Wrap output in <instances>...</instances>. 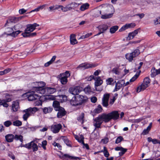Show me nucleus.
<instances>
[{"instance_id":"e2e57ef3","label":"nucleus","mask_w":160,"mask_h":160,"mask_svg":"<svg viewBox=\"0 0 160 160\" xmlns=\"http://www.w3.org/2000/svg\"><path fill=\"white\" fill-rule=\"evenodd\" d=\"M42 101L41 100H38L35 102L34 104L35 106H38L39 105H42Z\"/></svg>"},{"instance_id":"052dcab7","label":"nucleus","mask_w":160,"mask_h":160,"mask_svg":"<svg viewBox=\"0 0 160 160\" xmlns=\"http://www.w3.org/2000/svg\"><path fill=\"white\" fill-rule=\"evenodd\" d=\"M10 71L9 68L5 69L3 71H0V75H3V74L7 73Z\"/></svg>"},{"instance_id":"a211bd4d","label":"nucleus","mask_w":160,"mask_h":160,"mask_svg":"<svg viewBox=\"0 0 160 160\" xmlns=\"http://www.w3.org/2000/svg\"><path fill=\"white\" fill-rule=\"evenodd\" d=\"M99 115L103 122H108L111 120L109 113L108 114L103 113Z\"/></svg>"},{"instance_id":"423d86ee","label":"nucleus","mask_w":160,"mask_h":160,"mask_svg":"<svg viewBox=\"0 0 160 160\" xmlns=\"http://www.w3.org/2000/svg\"><path fill=\"white\" fill-rule=\"evenodd\" d=\"M107 7L108 9H111V13L109 14H105L104 15H101V18L102 19H106L111 18L115 12V10L113 6L110 4H108L107 5Z\"/></svg>"},{"instance_id":"de8ad7c7","label":"nucleus","mask_w":160,"mask_h":160,"mask_svg":"<svg viewBox=\"0 0 160 160\" xmlns=\"http://www.w3.org/2000/svg\"><path fill=\"white\" fill-rule=\"evenodd\" d=\"M106 82L107 84L112 85L116 82V81L112 78H109L106 80Z\"/></svg>"},{"instance_id":"f704fd0d","label":"nucleus","mask_w":160,"mask_h":160,"mask_svg":"<svg viewBox=\"0 0 160 160\" xmlns=\"http://www.w3.org/2000/svg\"><path fill=\"white\" fill-rule=\"evenodd\" d=\"M89 7V4L88 3L83 4L80 8V10L82 11L87 9Z\"/></svg>"},{"instance_id":"bf43d9fd","label":"nucleus","mask_w":160,"mask_h":160,"mask_svg":"<svg viewBox=\"0 0 160 160\" xmlns=\"http://www.w3.org/2000/svg\"><path fill=\"white\" fill-rule=\"evenodd\" d=\"M144 118L142 117L139 118L133 119L132 120V122L133 123H138L142 121Z\"/></svg>"},{"instance_id":"69168bd1","label":"nucleus","mask_w":160,"mask_h":160,"mask_svg":"<svg viewBox=\"0 0 160 160\" xmlns=\"http://www.w3.org/2000/svg\"><path fill=\"white\" fill-rule=\"evenodd\" d=\"M123 139V138L121 136H119L118 137L116 140L115 143L117 144L119 143Z\"/></svg>"},{"instance_id":"dca6fc26","label":"nucleus","mask_w":160,"mask_h":160,"mask_svg":"<svg viewBox=\"0 0 160 160\" xmlns=\"http://www.w3.org/2000/svg\"><path fill=\"white\" fill-rule=\"evenodd\" d=\"M39 25L36 23H34L33 24H30L27 25V28L26 29V31H28L31 32L33 31L36 28V27H38Z\"/></svg>"},{"instance_id":"f03ea898","label":"nucleus","mask_w":160,"mask_h":160,"mask_svg":"<svg viewBox=\"0 0 160 160\" xmlns=\"http://www.w3.org/2000/svg\"><path fill=\"white\" fill-rule=\"evenodd\" d=\"M38 110V108L36 107H30L27 109L23 110L22 112L25 113L22 116V118L24 121H27L28 118L30 116L33 115Z\"/></svg>"},{"instance_id":"6e6552de","label":"nucleus","mask_w":160,"mask_h":160,"mask_svg":"<svg viewBox=\"0 0 160 160\" xmlns=\"http://www.w3.org/2000/svg\"><path fill=\"white\" fill-rule=\"evenodd\" d=\"M42 94L48 95L49 94L54 93L56 91V89L54 88L46 87L44 88L43 90H41Z\"/></svg>"},{"instance_id":"39448f33","label":"nucleus","mask_w":160,"mask_h":160,"mask_svg":"<svg viewBox=\"0 0 160 160\" xmlns=\"http://www.w3.org/2000/svg\"><path fill=\"white\" fill-rule=\"evenodd\" d=\"M70 74L69 72L66 71L63 73L60 74L59 76L60 80L62 84H66L68 82V78L69 77Z\"/></svg>"},{"instance_id":"338daca9","label":"nucleus","mask_w":160,"mask_h":160,"mask_svg":"<svg viewBox=\"0 0 160 160\" xmlns=\"http://www.w3.org/2000/svg\"><path fill=\"white\" fill-rule=\"evenodd\" d=\"M27 11V10L23 8L20 9L19 10V14H22L25 13Z\"/></svg>"},{"instance_id":"c85d7f7f","label":"nucleus","mask_w":160,"mask_h":160,"mask_svg":"<svg viewBox=\"0 0 160 160\" xmlns=\"http://www.w3.org/2000/svg\"><path fill=\"white\" fill-rule=\"evenodd\" d=\"M59 110H57L58 112L57 113V117L58 118H61L62 116H64L65 114V111L64 108H62V109L60 108L59 109Z\"/></svg>"},{"instance_id":"aec40b11","label":"nucleus","mask_w":160,"mask_h":160,"mask_svg":"<svg viewBox=\"0 0 160 160\" xmlns=\"http://www.w3.org/2000/svg\"><path fill=\"white\" fill-rule=\"evenodd\" d=\"M8 97V98L6 97V99L5 100H0V105H2L4 107H7L8 105L6 103L7 102H9L10 100V96L9 94H7L6 97Z\"/></svg>"},{"instance_id":"f8f14e48","label":"nucleus","mask_w":160,"mask_h":160,"mask_svg":"<svg viewBox=\"0 0 160 160\" xmlns=\"http://www.w3.org/2000/svg\"><path fill=\"white\" fill-rule=\"evenodd\" d=\"M82 88L79 86H76L74 88H71L69 89L70 93L73 95L78 94L82 91Z\"/></svg>"},{"instance_id":"ddd939ff","label":"nucleus","mask_w":160,"mask_h":160,"mask_svg":"<svg viewBox=\"0 0 160 160\" xmlns=\"http://www.w3.org/2000/svg\"><path fill=\"white\" fill-rule=\"evenodd\" d=\"M110 97V94L106 93L104 95L102 99V104L103 106L107 107L108 105V100Z\"/></svg>"},{"instance_id":"bb28decb","label":"nucleus","mask_w":160,"mask_h":160,"mask_svg":"<svg viewBox=\"0 0 160 160\" xmlns=\"http://www.w3.org/2000/svg\"><path fill=\"white\" fill-rule=\"evenodd\" d=\"M70 41L71 44L74 45L78 43L76 39V35L74 34H71L70 36Z\"/></svg>"},{"instance_id":"4d7b16f0","label":"nucleus","mask_w":160,"mask_h":160,"mask_svg":"<svg viewBox=\"0 0 160 160\" xmlns=\"http://www.w3.org/2000/svg\"><path fill=\"white\" fill-rule=\"evenodd\" d=\"M155 25L160 24V17H157L153 20Z\"/></svg>"},{"instance_id":"393cba45","label":"nucleus","mask_w":160,"mask_h":160,"mask_svg":"<svg viewBox=\"0 0 160 160\" xmlns=\"http://www.w3.org/2000/svg\"><path fill=\"white\" fill-rule=\"evenodd\" d=\"M146 84H144L143 82L137 88V92H139L141 91H143L148 87Z\"/></svg>"},{"instance_id":"09e8293b","label":"nucleus","mask_w":160,"mask_h":160,"mask_svg":"<svg viewBox=\"0 0 160 160\" xmlns=\"http://www.w3.org/2000/svg\"><path fill=\"white\" fill-rule=\"evenodd\" d=\"M150 82V80L149 78L148 77L145 78L143 80V83L144 84H146V85L149 86Z\"/></svg>"},{"instance_id":"37998d69","label":"nucleus","mask_w":160,"mask_h":160,"mask_svg":"<svg viewBox=\"0 0 160 160\" xmlns=\"http://www.w3.org/2000/svg\"><path fill=\"white\" fill-rule=\"evenodd\" d=\"M101 14V11L97 9H95L94 11L93 16L95 17H97Z\"/></svg>"},{"instance_id":"c756f323","label":"nucleus","mask_w":160,"mask_h":160,"mask_svg":"<svg viewBox=\"0 0 160 160\" xmlns=\"http://www.w3.org/2000/svg\"><path fill=\"white\" fill-rule=\"evenodd\" d=\"M35 141V140L34 139L33 141L31 142H32L31 144L30 149L31 148H32V150L33 152H35L38 151V147L37 145L34 143Z\"/></svg>"},{"instance_id":"8fccbe9b","label":"nucleus","mask_w":160,"mask_h":160,"mask_svg":"<svg viewBox=\"0 0 160 160\" xmlns=\"http://www.w3.org/2000/svg\"><path fill=\"white\" fill-rule=\"evenodd\" d=\"M15 140H19L21 142H22L23 141V137L21 135H16L15 136Z\"/></svg>"},{"instance_id":"4be33fe9","label":"nucleus","mask_w":160,"mask_h":160,"mask_svg":"<svg viewBox=\"0 0 160 160\" xmlns=\"http://www.w3.org/2000/svg\"><path fill=\"white\" fill-rule=\"evenodd\" d=\"M80 101H78L76 96L73 97L70 101L71 105L72 106H78L80 105Z\"/></svg>"},{"instance_id":"b1692460","label":"nucleus","mask_w":160,"mask_h":160,"mask_svg":"<svg viewBox=\"0 0 160 160\" xmlns=\"http://www.w3.org/2000/svg\"><path fill=\"white\" fill-rule=\"evenodd\" d=\"M95 87L101 85L103 83V81L100 77H98L94 78Z\"/></svg>"},{"instance_id":"f257e3e1","label":"nucleus","mask_w":160,"mask_h":160,"mask_svg":"<svg viewBox=\"0 0 160 160\" xmlns=\"http://www.w3.org/2000/svg\"><path fill=\"white\" fill-rule=\"evenodd\" d=\"M45 83L43 82H33L32 83V90L34 92L42 94L41 90H43Z\"/></svg>"},{"instance_id":"603ef678","label":"nucleus","mask_w":160,"mask_h":160,"mask_svg":"<svg viewBox=\"0 0 160 160\" xmlns=\"http://www.w3.org/2000/svg\"><path fill=\"white\" fill-rule=\"evenodd\" d=\"M139 75V73H136V74L130 79V82H133L135 81L138 77Z\"/></svg>"},{"instance_id":"6ab92c4d","label":"nucleus","mask_w":160,"mask_h":160,"mask_svg":"<svg viewBox=\"0 0 160 160\" xmlns=\"http://www.w3.org/2000/svg\"><path fill=\"white\" fill-rule=\"evenodd\" d=\"M19 108V103L18 101H16L12 102V108L13 112H17Z\"/></svg>"},{"instance_id":"79ce46f5","label":"nucleus","mask_w":160,"mask_h":160,"mask_svg":"<svg viewBox=\"0 0 160 160\" xmlns=\"http://www.w3.org/2000/svg\"><path fill=\"white\" fill-rule=\"evenodd\" d=\"M12 125L14 126L19 127L22 125V122L20 120H17L12 122Z\"/></svg>"},{"instance_id":"cd10ccee","label":"nucleus","mask_w":160,"mask_h":160,"mask_svg":"<svg viewBox=\"0 0 160 160\" xmlns=\"http://www.w3.org/2000/svg\"><path fill=\"white\" fill-rule=\"evenodd\" d=\"M53 106L56 111L59 110V109H62V108L60 107L59 102L58 101H54L53 103Z\"/></svg>"},{"instance_id":"6e6d98bb","label":"nucleus","mask_w":160,"mask_h":160,"mask_svg":"<svg viewBox=\"0 0 160 160\" xmlns=\"http://www.w3.org/2000/svg\"><path fill=\"white\" fill-rule=\"evenodd\" d=\"M127 151V149L122 148V149H121V150H120V152H119V156H122Z\"/></svg>"},{"instance_id":"3c124183","label":"nucleus","mask_w":160,"mask_h":160,"mask_svg":"<svg viewBox=\"0 0 160 160\" xmlns=\"http://www.w3.org/2000/svg\"><path fill=\"white\" fill-rule=\"evenodd\" d=\"M21 32V31L20 30H17L15 32H13L12 33H11V36H12L13 37H16Z\"/></svg>"},{"instance_id":"a19ab883","label":"nucleus","mask_w":160,"mask_h":160,"mask_svg":"<svg viewBox=\"0 0 160 160\" xmlns=\"http://www.w3.org/2000/svg\"><path fill=\"white\" fill-rule=\"evenodd\" d=\"M157 75V69H156L155 68H152L151 70V77L153 78Z\"/></svg>"},{"instance_id":"a18cd8bd","label":"nucleus","mask_w":160,"mask_h":160,"mask_svg":"<svg viewBox=\"0 0 160 160\" xmlns=\"http://www.w3.org/2000/svg\"><path fill=\"white\" fill-rule=\"evenodd\" d=\"M20 19V18L11 17V22L14 23L18 22Z\"/></svg>"},{"instance_id":"4c0bfd02","label":"nucleus","mask_w":160,"mask_h":160,"mask_svg":"<svg viewBox=\"0 0 160 160\" xmlns=\"http://www.w3.org/2000/svg\"><path fill=\"white\" fill-rule=\"evenodd\" d=\"M61 6H60V5H53L50 6L49 7V11L50 12L56 10H57L60 8V7Z\"/></svg>"},{"instance_id":"4468645a","label":"nucleus","mask_w":160,"mask_h":160,"mask_svg":"<svg viewBox=\"0 0 160 160\" xmlns=\"http://www.w3.org/2000/svg\"><path fill=\"white\" fill-rule=\"evenodd\" d=\"M125 84L124 81L122 80L117 82L115 85V87L114 89L113 90V92H115L119 90L120 88L123 86H125L126 84Z\"/></svg>"},{"instance_id":"c03bdc74","label":"nucleus","mask_w":160,"mask_h":160,"mask_svg":"<svg viewBox=\"0 0 160 160\" xmlns=\"http://www.w3.org/2000/svg\"><path fill=\"white\" fill-rule=\"evenodd\" d=\"M118 27L117 26H114L111 27L110 29V32L111 33H114L118 30Z\"/></svg>"},{"instance_id":"a878e982","label":"nucleus","mask_w":160,"mask_h":160,"mask_svg":"<svg viewBox=\"0 0 160 160\" xmlns=\"http://www.w3.org/2000/svg\"><path fill=\"white\" fill-rule=\"evenodd\" d=\"M98 28L99 31H100L103 33L108 29V26L106 24H103L100 25Z\"/></svg>"},{"instance_id":"774afa93","label":"nucleus","mask_w":160,"mask_h":160,"mask_svg":"<svg viewBox=\"0 0 160 160\" xmlns=\"http://www.w3.org/2000/svg\"><path fill=\"white\" fill-rule=\"evenodd\" d=\"M144 15V14L143 13H138L135 15V16H138L140 19L143 18Z\"/></svg>"},{"instance_id":"f3484780","label":"nucleus","mask_w":160,"mask_h":160,"mask_svg":"<svg viewBox=\"0 0 160 160\" xmlns=\"http://www.w3.org/2000/svg\"><path fill=\"white\" fill-rule=\"evenodd\" d=\"M111 120L113 119L115 120L118 119L119 117V114L118 111H114L109 113Z\"/></svg>"},{"instance_id":"0e129e2a","label":"nucleus","mask_w":160,"mask_h":160,"mask_svg":"<svg viewBox=\"0 0 160 160\" xmlns=\"http://www.w3.org/2000/svg\"><path fill=\"white\" fill-rule=\"evenodd\" d=\"M109 139L107 138H105L101 140V142L104 144L107 143Z\"/></svg>"},{"instance_id":"5701e85b","label":"nucleus","mask_w":160,"mask_h":160,"mask_svg":"<svg viewBox=\"0 0 160 160\" xmlns=\"http://www.w3.org/2000/svg\"><path fill=\"white\" fill-rule=\"evenodd\" d=\"M60 138L63 141L64 143L68 146L70 147H72L71 142L69 140L67 137L65 136H61Z\"/></svg>"},{"instance_id":"e433bc0d","label":"nucleus","mask_w":160,"mask_h":160,"mask_svg":"<svg viewBox=\"0 0 160 160\" xmlns=\"http://www.w3.org/2000/svg\"><path fill=\"white\" fill-rule=\"evenodd\" d=\"M75 138L81 144L83 143L84 142V137L83 135H81L80 137L78 136H75Z\"/></svg>"},{"instance_id":"49530a36","label":"nucleus","mask_w":160,"mask_h":160,"mask_svg":"<svg viewBox=\"0 0 160 160\" xmlns=\"http://www.w3.org/2000/svg\"><path fill=\"white\" fill-rule=\"evenodd\" d=\"M102 109L101 105H99L97 108L94 109V112L96 113H99L102 112Z\"/></svg>"},{"instance_id":"c9c22d12","label":"nucleus","mask_w":160,"mask_h":160,"mask_svg":"<svg viewBox=\"0 0 160 160\" xmlns=\"http://www.w3.org/2000/svg\"><path fill=\"white\" fill-rule=\"evenodd\" d=\"M42 109L43 113L45 114L51 112L52 110V108L50 107H45L42 108Z\"/></svg>"},{"instance_id":"58836bf2","label":"nucleus","mask_w":160,"mask_h":160,"mask_svg":"<svg viewBox=\"0 0 160 160\" xmlns=\"http://www.w3.org/2000/svg\"><path fill=\"white\" fill-rule=\"evenodd\" d=\"M99 152H103L104 155L106 158H108L109 156V154L105 147H103V149Z\"/></svg>"},{"instance_id":"473e14b6","label":"nucleus","mask_w":160,"mask_h":160,"mask_svg":"<svg viewBox=\"0 0 160 160\" xmlns=\"http://www.w3.org/2000/svg\"><path fill=\"white\" fill-rule=\"evenodd\" d=\"M46 6V4H44L42 5H41L38 7L37 8L35 9L31 10L28 13H30L33 12H38L40 10H42Z\"/></svg>"},{"instance_id":"2eb2a0df","label":"nucleus","mask_w":160,"mask_h":160,"mask_svg":"<svg viewBox=\"0 0 160 160\" xmlns=\"http://www.w3.org/2000/svg\"><path fill=\"white\" fill-rule=\"evenodd\" d=\"M135 26L136 24L134 22L126 24L119 29V31L122 32L128 28H133Z\"/></svg>"},{"instance_id":"20e7f679","label":"nucleus","mask_w":160,"mask_h":160,"mask_svg":"<svg viewBox=\"0 0 160 160\" xmlns=\"http://www.w3.org/2000/svg\"><path fill=\"white\" fill-rule=\"evenodd\" d=\"M34 91H30L23 94V96L27 97L28 100L32 101L35 100L37 98H39L41 96L35 93Z\"/></svg>"},{"instance_id":"2f4dec72","label":"nucleus","mask_w":160,"mask_h":160,"mask_svg":"<svg viewBox=\"0 0 160 160\" xmlns=\"http://www.w3.org/2000/svg\"><path fill=\"white\" fill-rule=\"evenodd\" d=\"M78 101H80V105L84 102L87 99L86 96L82 95H79V96H76Z\"/></svg>"},{"instance_id":"864d4df0","label":"nucleus","mask_w":160,"mask_h":160,"mask_svg":"<svg viewBox=\"0 0 160 160\" xmlns=\"http://www.w3.org/2000/svg\"><path fill=\"white\" fill-rule=\"evenodd\" d=\"M32 142H30L28 143L27 144H26L25 145L22 144H21V145H20V147H25V148H28V149H30V147H31L30 144H31V143Z\"/></svg>"},{"instance_id":"9b49d317","label":"nucleus","mask_w":160,"mask_h":160,"mask_svg":"<svg viewBox=\"0 0 160 160\" xmlns=\"http://www.w3.org/2000/svg\"><path fill=\"white\" fill-rule=\"evenodd\" d=\"M96 66V65L92 63H84L80 64L78 68H80L81 70H84L90 68L95 67Z\"/></svg>"},{"instance_id":"72a5a7b5","label":"nucleus","mask_w":160,"mask_h":160,"mask_svg":"<svg viewBox=\"0 0 160 160\" xmlns=\"http://www.w3.org/2000/svg\"><path fill=\"white\" fill-rule=\"evenodd\" d=\"M111 72L113 74L119 75L120 74L121 70L119 67H114L112 69Z\"/></svg>"},{"instance_id":"0eeeda50","label":"nucleus","mask_w":160,"mask_h":160,"mask_svg":"<svg viewBox=\"0 0 160 160\" xmlns=\"http://www.w3.org/2000/svg\"><path fill=\"white\" fill-rule=\"evenodd\" d=\"M62 125L60 123H54L50 126L51 131L54 133H58L62 128Z\"/></svg>"},{"instance_id":"13d9d810","label":"nucleus","mask_w":160,"mask_h":160,"mask_svg":"<svg viewBox=\"0 0 160 160\" xmlns=\"http://www.w3.org/2000/svg\"><path fill=\"white\" fill-rule=\"evenodd\" d=\"M52 145L55 147H57L59 150H61L62 149V146L59 143H57L56 142H54L52 144Z\"/></svg>"},{"instance_id":"1a4fd4ad","label":"nucleus","mask_w":160,"mask_h":160,"mask_svg":"<svg viewBox=\"0 0 160 160\" xmlns=\"http://www.w3.org/2000/svg\"><path fill=\"white\" fill-rule=\"evenodd\" d=\"M60 158L63 160H68L69 159L75 160L78 159L80 160L81 159V158L80 157L70 156L69 154H62L60 156Z\"/></svg>"},{"instance_id":"7ed1b4c3","label":"nucleus","mask_w":160,"mask_h":160,"mask_svg":"<svg viewBox=\"0 0 160 160\" xmlns=\"http://www.w3.org/2000/svg\"><path fill=\"white\" fill-rule=\"evenodd\" d=\"M140 53V51L138 49L134 50L132 52L127 53L125 58L129 62H131L133 60L134 58L137 57Z\"/></svg>"},{"instance_id":"680f3d73","label":"nucleus","mask_w":160,"mask_h":160,"mask_svg":"<svg viewBox=\"0 0 160 160\" xmlns=\"http://www.w3.org/2000/svg\"><path fill=\"white\" fill-rule=\"evenodd\" d=\"M47 145V141L46 140H43L42 142V146L44 150L46 149V145Z\"/></svg>"},{"instance_id":"412c9836","label":"nucleus","mask_w":160,"mask_h":160,"mask_svg":"<svg viewBox=\"0 0 160 160\" xmlns=\"http://www.w3.org/2000/svg\"><path fill=\"white\" fill-rule=\"evenodd\" d=\"M140 30V28H138L135 30L133 32L129 33L128 34V38L129 40L132 39L134 36H136L138 34Z\"/></svg>"},{"instance_id":"9d476101","label":"nucleus","mask_w":160,"mask_h":160,"mask_svg":"<svg viewBox=\"0 0 160 160\" xmlns=\"http://www.w3.org/2000/svg\"><path fill=\"white\" fill-rule=\"evenodd\" d=\"M103 122L102 120L99 115L98 117L93 119V124L95 128H100Z\"/></svg>"},{"instance_id":"5fc2aeb1","label":"nucleus","mask_w":160,"mask_h":160,"mask_svg":"<svg viewBox=\"0 0 160 160\" xmlns=\"http://www.w3.org/2000/svg\"><path fill=\"white\" fill-rule=\"evenodd\" d=\"M30 32L28 31H26V30L25 29L24 32L22 33V35L24 37H30Z\"/></svg>"},{"instance_id":"7c9ffc66","label":"nucleus","mask_w":160,"mask_h":160,"mask_svg":"<svg viewBox=\"0 0 160 160\" xmlns=\"http://www.w3.org/2000/svg\"><path fill=\"white\" fill-rule=\"evenodd\" d=\"M84 92L87 94H91L93 93V89H92L89 85L86 87L84 89Z\"/></svg>"},{"instance_id":"ea45409f","label":"nucleus","mask_w":160,"mask_h":160,"mask_svg":"<svg viewBox=\"0 0 160 160\" xmlns=\"http://www.w3.org/2000/svg\"><path fill=\"white\" fill-rule=\"evenodd\" d=\"M84 117V113L82 112L77 118L78 121L80 122L82 124H83V123Z\"/></svg>"}]
</instances>
